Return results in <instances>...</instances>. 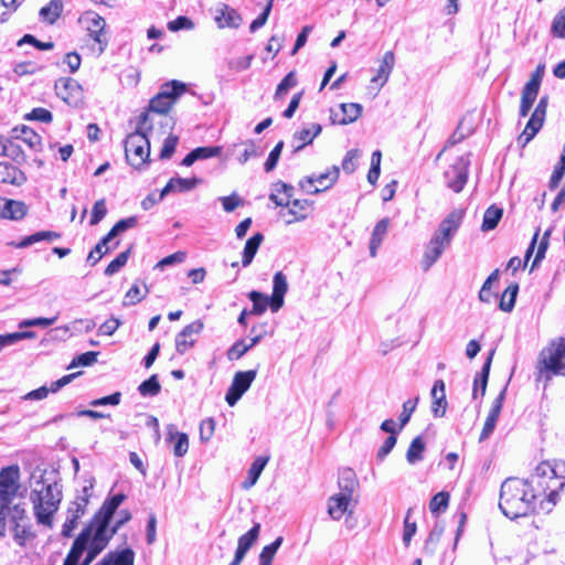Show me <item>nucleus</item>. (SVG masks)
Masks as SVG:
<instances>
[{"instance_id":"obj_20","label":"nucleus","mask_w":565,"mask_h":565,"mask_svg":"<svg viewBox=\"0 0 565 565\" xmlns=\"http://www.w3.org/2000/svg\"><path fill=\"white\" fill-rule=\"evenodd\" d=\"M505 397V388L492 402L491 408L484 422L479 440H486L494 430Z\"/></svg>"},{"instance_id":"obj_44","label":"nucleus","mask_w":565,"mask_h":565,"mask_svg":"<svg viewBox=\"0 0 565 565\" xmlns=\"http://www.w3.org/2000/svg\"><path fill=\"white\" fill-rule=\"evenodd\" d=\"M248 298L253 302V309L249 312L250 315L260 316L266 311L268 306L270 307V297L259 291H250L248 294Z\"/></svg>"},{"instance_id":"obj_4","label":"nucleus","mask_w":565,"mask_h":565,"mask_svg":"<svg viewBox=\"0 0 565 565\" xmlns=\"http://www.w3.org/2000/svg\"><path fill=\"white\" fill-rule=\"evenodd\" d=\"M461 216L457 212L450 213L443 220L437 231L426 245L422 259V268L427 271L441 256L444 250L450 245L454 235L459 228Z\"/></svg>"},{"instance_id":"obj_58","label":"nucleus","mask_w":565,"mask_h":565,"mask_svg":"<svg viewBox=\"0 0 565 565\" xmlns=\"http://www.w3.org/2000/svg\"><path fill=\"white\" fill-rule=\"evenodd\" d=\"M359 157L360 151L358 149H351L347 152L342 161V169L345 173L351 174L355 171Z\"/></svg>"},{"instance_id":"obj_10","label":"nucleus","mask_w":565,"mask_h":565,"mask_svg":"<svg viewBox=\"0 0 565 565\" xmlns=\"http://www.w3.org/2000/svg\"><path fill=\"white\" fill-rule=\"evenodd\" d=\"M339 178V168L332 167L319 175H309L299 181V188L307 194H318L330 189Z\"/></svg>"},{"instance_id":"obj_51","label":"nucleus","mask_w":565,"mask_h":565,"mask_svg":"<svg viewBox=\"0 0 565 565\" xmlns=\"http://www.w3.org/2000/svg\"><path fill=\"white\" fill-rule=\"evenodd\" d=\"M130 255V248L118 254L114 260H111L105 269L106 276H113L118 273L128 262Z\"/></svg>"},{"instance_id":"obj_21","label":"nucleus","mask_w":565,"mask_h":565,"mask_svg":"<svg viewBox=\"0 0 565 565\" xmlns=\"http://www.w3.org/2000/svg\"><path fill=\"white\" fill-rule=\"evenodd\" d=\"M288 291L287 277L278 271L273 278V294L270 296V309L277 312L284 306V298Z\"/></svg>"},{"instance_id":"obj_14","label":"nucleus","mask_w":565,"mask_h":565,"mask_svg":"<svg viewBox=\"0 0 565 565\" xmlns=\"http://www.w3.org/2000/svg\"><path fill=\"white\" fill-rule=\"evenodd\" d=\"M468 157L461 156L456 162L445 172L446 182L449 189L454 192H460L468 179Z\"/></svg>"},{"instance_id":"obj_31","label":"nucleus","mask_w":565,"mask_h":565,"mask_svg":"<svg viewBox=\"0 0 565 565\" xmlns=\"http://www.w3.org/2000/svg\"><path fill=\"white\" fill-rule=\"evenodd\" d=\"M26 181L25 174L9 162H0V182L21 185Z\"/></svg>"},{"instance_id":"obj_2","label":"nucleus","mask_w":565,"mask_h":565,"mask_svg":"<svg viewBox=\"0 0 565 565\" xmlns=\"http://www.w3.org/2000/svg\"><path fill=\"white\" fill-rule=\"evenodd\" d=\"M30 501L38 524L53 527L54 514L57 512L63 494L57 482H46L44 473L33 472L30 483Z\"/></svg>"},{"instance_id":"obj_50","label":"nucleus","mask_w":565,"mask_h":565,"mask_svg":"<svg viewBox=\"0 0 565 565\" xmlns=\"http://www.w3.org/2000/svg\"><path fill=\"white\" fill-rule=\"evenodd\" d=\"M551 33L554 38L565 39V7L554 17Z\"/></svg>"},{"instance_id":"obj_41","label":"nucleus","mask_w":565,"mask_h":565,"mask_svg":"<svg viewBox=\"0 0 565 565\" xmlns=\"http://www.w3.org/2000/svg\"><path fill=\"white\" fill-rule=\"evenodd\" d=\"M493 354H494V351H491L482 366L481 372L475 379V387H473V397L475 398L477 397L479 390H480L481 396H483L486 394L487 383H488V377H489V372H490V366H491Z\"/></svg>"},{"instance_id":"obj_37","label":"nucleus","mask_w":565,"mask_h":565,"mask_svg":"<svg viewBox=\"0 0 565 565\" xmlns=\"http://www.w3.org/2000/svg\"><path fill=\"white\" fill-rule=\"evenodd\" d=\"M268 462V457H257L252 466L248 469L247 478L242 483L243 489L248 490L252 488L258 480L259 476L262 475L264 468L266 467Z\"/></svg>"},{"instance_id":"obj_48","label":"nucleus","mask_w":565,"mask_h":565,"mask_svg":"<svg viewBox=\"0 0 565 565\" xmlns=\"http://www.w3.org/2000/svg\"><path fill=\"white\" fill-rule=\"evenodd\" d=\"M26 213L24 203L19 201L9 200L4 205L3 215L13 220L22 218Z\"/></svg>"},{"instance_id":"obj_40","label":"nucleus","mask_w":565,"mask_h":565,"mask_svg":"<svg viewBox=\"0 0 565 565\" xmlns=\"http://www.w3.org/2000/svg\"><path fill=\"white\" fill-rule=\"evenodd\" d=\"M61 235L53 231H41L36 232L32 235H29L24 237L22 241H20L17 244H13L17 248H25L28 246H31L35 243L42 242V241H55L58 239Z\"/></svg>"},{"instance_id":"obj_15","label":"nucleus","mask_w":565,"mask_h":565,"mask_svg":"<svg viewBox=\"0 0 565 565\" xmlns=\"http://www.w3.org/2000/svg\"><path fill=\"white\" fill-rule=\"evenodd\" d=\"M203 330L201 320L193 321L179 332L175 337V349L180 354L185 353L196 341V335Z\"/></svg>"},{"instance_id":"obj_28","label":"nucleus","mask_w":565,"mask_h":565,"mask_svg":"<svg viewBox=\"0 0 565 565\" xmlns=\"http://www.w3.org/2000/svg\"><path fill=\"white\" fill-rule=\"evenodd\" d=\"M431 412L435 417H443L446 413L447 401L445 393V383L443 380H437L431 388Z\"/></svg>"},{"instance_id":"obj_63","label":"nucleus","mask_w":565,"mask_h":565,"mask_svg":"<svg viewBox=\"0 0 565 565\" xmlns=\"http://www.w3.org/2000/svg\"><path fill=\"white\" fill-rule=\"evenodd\" d=\"M168 29L172 32L180 30H192L194 29V23L188 17L180 15L177 19L168 22Z\"/></svg>"},{"instance_id":"obj_11","label":"nucleus","mask_w":565,"mask_h":565,"mask_svg":"<svg viewBox=\"0 0 565 565\" xmlns=\"http://www.w3.org/2000/svg\"><path fill=\"white\" fill-rule=\"evenodd\" d=\"M78 21L87 30L89 36L99 45V52H103L107 45L105 19L94 11H85Z\"/></svg>"},{"instance_id":"obj_6","label":"nucleus","mask_w":565,"mask_h":565,"mask_svg":"<svg viewBox=\"0 0 565 565\" xmlns=\"http://www.w3.org/2000/svg\"><path fill=\"white\" fill-rule=\"evenodd\" d=\"M537 382L547 383L553 375L565 373V341L553 342L542 350L537 362Z\"/></svg>"},{"instance_id":"obj_22","label":"nucleus","mask_w":565,"mask_h":565,"mask_svg":"<svg viewBox=\"0 0 565 565\" xmlns=\"http://www.w3.org/2000/svg\"><path fill=\"white\" fill-rule=\"evenodd\" d=\"M92 535V529H84L81 534L75 539L73 545L64 559L63 565H78V561L87 547L88 541Z\"/></svg>"},{"instance_id":"obj_29","label":"nucleus","mask_w":565,"mask_h":565,"mask_svg":"<svg viewBox=\"0 0 565 565\" xmlns=\"http://www.w3.org/2000/svg\"><path fill=\"white\" fill-rule=\"evenodd\" d=\"M294 186L282 181H277L271 184V192L269 200L273 201L276 206H287L290 204L292 198Z\"/></svg>"},{"instance_id":"obj_59","label":"nucleus","mask_w":565,"mask_h":565,"mask_svg":"<svg viewBox=\"0 0 565 565\" xmlns=\"http://www.w3.org/2000/svg\"><path fill=\"white\" fill-rule=\"evenodd\" d=\"M107 214V207L106 202L104 199H100L95 202L93 210H92V216L89 220L90 225H97Z\"/></svg>"},{"instance_id":"obj_43","label":"nucleus","mask_w":565,"mask_h":565,"mask_svg":"<svg viewBox=\"0 0 565 565\" xmlns=\"http://www.w3.org/2000/svg\"><path fill=\"white\" fill-rule=\"evenodd\" d=\"M502 209L497 207L495 205H491L490 207H488L483 214L481 230L483 232H488L495 228L499 221L502 217Z\"/></svg>"},{"instance_id":"obj_54","label":"nucleus","mask_w":565,"mask_h":565,"mask_svg":"<svg viewBox=\"0 0 565 565\" xmlns=\"http://www.w3.org/2000/svg\"><path fill=\"white\" fill-rule=\"evenodd\" d=\"M98 352L89 351L75 356L68 369L77 366H89L97 361Z\"/></svg>"},{"instance_id":"obj_35","label":"nucleus","mask_w":565,"mask_h":565,"mask_svg":"<svg viewBox=\"0 0 565 565\" xmlns=\"http://www.w3.org/2000/svg\"><path fill=\"white\" fill-rule=\"evenodd\" d=\"M338 484L340 493L352 497L359 486L355 472L350 468L341 470Z\"/></svg>"},{"instance_id":"obj_49","label":"nucleus","mask_w":565,"mask_h":565,"mask_svg":"<svg viewBox=\"0 0 565 565\" xmlns=\"http://www.w3.org/2000/svg\"><path fill=\"white\" fill-rule=\"evenodd\" d=\"M449 493L440 491L435 494L429 502V510L433 514H439L448 508Z\"/></svg>"},{"instance_id":"obj_24","label":"nucleus","mask_w":565,"mask_h":565,"mask_svg":"<svg viewBox=\"0 0 565 565\" xmlns=\"http://www.w3.org/2000/svg\"><path fill=\"white\" fill-rule=\"evenodd\" d=\"M352 497L344 493H335L328 500V513L332 520L339 521L349 509Z\"/></svg>"},{"instance_id":"obj_36","label":"nucleus","mask_w":565,"mask_h":565,"mask_svg":"<svg viewBox=\"0 0 565 565\" xmlns=\"http://www.w3.org/2000/svg\"><path fill=\"white\" fill-rule=\"evenodd\" d=\"M63 12L62 0H51L45 7L41 8L39 15L42 21L54 24Z\"/></svg>"},{"instance_id":"obj_39","label":"nucleus","mask_w":565,"mask_h":565,"mask_svg":"<svg viewBox=\"0 0 565 565\" xmlns=\"http://www.w3.org/2000/svg\"><path fill=\"white\" fill-rule=\"evenodd\" d=\"M425 449H426V443L423 439V437L422 436L415 437L412 440V443L406 451L407 462L409 465H415V463L422 461L424 458Z\"/></svg>"},{"instance_id":"obj_18","label":"nucleus","mask_w":565,"mask_h":565,"mask_svg":"<svg viewBox=\"0 0 565 565\" xmlns=\"http://www.w3.org/2000/svg\"><path fill=\"white\" fill-rule=\"evenodd\" d=\"M259 533L260 524L255 523L254 526L248 532L238 537L235 556L230 565H239L242 563L246 553L257 541Z\"/></svg>"},{"instance_id":"obj_56","label":"nucleus","mask_w":565,"mask_h":565,"mask_svg":"<svg viewBox=\"0 0 565 565\" xmlns=\"http://www.w3.org/2000/svg\"><path fill=\"white\" fill-rule=\"evenodd\" d=\"M418 402V397L414 399H407L403 404V411L398 417L399 419V429H402L411 419L412 414L414 413L416 405Z\"/></svg>"},{"instance_id":"obj_7","label":"nucleus","mask_w":565,"mask_h":565,"mask_svg":"<svg viewBox=\"0 0 565 565\" xmlns=\"http://www.w3.org/2000/svg\"><path fill=\"white\" fill-rule=\"evenodd\" d=\"M20 468L12 465L0 470V536L6 535V512L20 489Z\"/></svg>"},{"instance_id":"obj_47","label":"nucleus","mask_w":565,"mask_h":565,"mask_svg":"<svg viewBox=\"0 0 565 565\" xmlns=\"http://www.w3.org/2000/svg\"><path fill=\"white\" fill-rule=\"evenodd\" d=\"M138 391L142 396L158 395L161 391V385L159 383L158 375L153 374L148 380L143 381L139 385Z\"/></svg>"},{"instance_id":"obj_13","label":"nucleus","mask_w":565,"mask_h":565,"mask_svg":"<svg viewBox=\"0 0 565 565\" xmlns=\"http://www.w3.org/2000/svg\"><path fill=\"white\" fill-rule=\"evenodd\" d=\"M85 529H92V535L87 545L94 547L97 552L106 548L110 539L117 533L116 527H110V522L96 520L95 518Z\"/></svg>"},{"instance_id":"obj_25","label":"nucleus","mask_w":565,"mask_h":565,"mask_svg":"<svg viewBox=\"0 0 565 565\" xmlns=\"http://www.w3.org/2000/svg\"><path fill=\"white\" fill-rule=\"evenodd\" d=\"M312 204L313 202L309 200L290 199V204L287 205L288 211L286 214L291 216V218H288L286 223L291 224L294 222L306 220L311 211Z\"/></svg>"},{"instance_id":"obj_27","label":"nucleus","mask_w":565,"mask_h":565,"mask_svg":"<svg viewBox=\"0 0 565 565\" xmlns=\"http://www.w3.org/2000/svg\"><path fill=\"white\" fill-rule=\"evenodd\" d=\"M362 109V105L358 103L341 104V118H338V114L333 111L330 118L333 124L348 125L354 122L361 116Z\"/></svg>"},{"instance_id":"obj_19","label":"nucleus","mask_w":565,"mask_h":565,"mask_svg":"<svg viewBox=\"0 0 565 565\" xmlns=\"http://www.w3.org/2000/svg\"><path fill=\"white\" fill-rule=\"evenodd\" d=\"M78 374H81V372L65 375V376L61 377L60 380L52 382L50 387L41 386L36 390H33V391L29 392L28 394H25L23 396V399H26V401L44 399L47 397L49 393L58 392L62 387H64L65 385L71 383Z\"/></svg>"},{"instance_id":"obj_5","label":"nucleus","mask_w":565,"mask_h":565,"mask_svg":"<svg viewBox=\"0 0 565 565\" xmlns=\"http://www.w3.org/2000/svg\"><path fill=\"white\" fill-rule=\"evenodd\" d=\"M185 89V84L179 81H171L161 85L159 93L150 99L149 107L145 111L152 118V120H149L148 125L153 127L156 116H160L159 124L170 126L172 119L167 117V114Z\"/></svg>"},{"instance_id":"obj_3","label":"nucleus","mask_w":565,"mask_h":565,"mask_svg":"<svg viewBox=\"0 0 565 565\" xmlns=\"http://www.w3.org/2000/svg\"><path fill=\"white\" fill-rule=\"evenodd\" d=\"M152 120L148 113H141L138 117L136 130L129 134L125 141V154L127 162L135 169L143 168L150 157L149 135L152 126L148 125Z\"/></svg>"},{"instance_id":"obj_16","label":"nucleus","mask_w":565,"mask_h":565,"mask_svg":"<svg viewBox=\"0 0 565 565\" xmlns=\"http://www.w3.org/2000/svg\"><path fill=\"white\" fill-rule=\"evenodd\" d=\"M214 20L220 29H237L243 22L242 15L232 7L220 3L215 8Z\"/></svg>"},{"instance_id":"obj_34","label":"nucleus","mask_w":565,"mask_h":565,"mask_svg":"<svg viewBox=\"0 0 565 565\" xmlns=\"http://www.w3.org/2000/svg\"><path fill=\"white\" fill-rule=\"evenodd\" d=\"M390 226V218L384 217L376 223L374 230L372 232L371 241H370V255L375 257L377 254V249L380 248L383 239L387 234V230Z\"/></svg>"},{"instance_id":"obj_1","label":"nucleus","mask_w":565,"mask_h":565,"mask_svg":"<svg viewBox=\"0 0 565 565\" xmlns=\"http://www.w3.org/2000/svg\"><path fill=\"white\" fill-rule=\"evenodd\" d=\"M565 487V461L541 462L530 479L508 478L501 484L499 507L509 519L525 516L536 510L550 512Z\"/></svg>"},{"instance_id":"obj_26","label":"nucleus","mask_w":565,"mask_h":565,"mask_svg":"<svg viewBox=\"0 0 565 565\" xmlns=\"http://www.w3.org/2000/svg\"><path fill=\"white\" fill-rule=\"evenodd\" d=\"M395 65V56L392 51H387L384 53L381 64L376 70V74L371 78V83L377 84L380 87H383L385 83L388 81L390 75Z\"/></svg>"},{"instance_id":"obj_52","label":"nucleus","mask_w":565,"mask_h":565,"mask_svg":"<svg viewBox=\"0 0 565 565\" xmlns=\"http://www.w3.org/2000/svg\"><path fill=\"white\" fill-rule=\"evenodd\" d=\"M297 85V79L295 72L288 73L282 81L278 84L276 92H275V98L279 99L282 98L290 88L295 87Z\"/></svg>"},{"instance_id":"obj_30","label":"nucleus","mask_w":565,"mask_h":565,"mask_svg":"<svg viewBox=\"0 0 565 565\" xmlns=\"http://www.w3.org/2000/svg\"><path fill=\"white\" fill-rule=\"evenodd\" d=\"M135 552L131 548L109 552L96 565H134Z\"/></svg>"},{"instance_id":"obj_64","label":"nucleus","mask_w":565,"mask_h":565,"mask_svg":"<svg viewBox=\"0 0 565 565\" xmlns=\"http://www.w3.org/2000/svg\"><path fill=\"white\" fill-rule=\"evenodd\" d=\"M117 508H115V505L111 504V502L107 499L105 500V502L103 503L102 508L99 509V511L95 514V519L96 520H102V521H106V522H110L115 512H116Z\"/></svg>"},{"instance_id":"obj_45","label":"nucleus","mask_w":565,"mask_h":565,"mask_svg":"<svg viewBox=\"0 0 565 565\" xmlns=\"http://www.w3.org/2000/svg\"><path fill=\"white\" fill-rule=\"evenodd\" d=\"M519 291V285L518 284H511L508 286V288L504 290V292L501 296L500 299V309L504 312H510L514 308L516 296Z\"/></svg>"},{"instance_id":"obj_57","label":"nucleus","mask_w":565,"mask_h":565,"mask_svg":"<svg viewBox=\"0 0 565 565\" xmlns=\"http://www.w3.org/2000/svg\"><path fill=\"white\" fill-rule=\"evenodd\" d=\"M2 154L17 162H20V160L24 158L21 146L13 141H9L2 146Z\"/></svg>"},{"instance_id":"obj_33","label":"nucleus","mask_w":565,"mask_h":565,"mask_svg":"<svg viewBox=\"0 0 565 565\" xmlns=\"http://www.w3.org/2000/svg\"><path fill=\"white\" fill-rule=\"evenodd\" d=\"M199 183L198 179H183V178H172L169 180L167 185L161 190L159 194V200H162L170 192L179 191L185 192L190 191Z\"/></svg>"},{"instance_id":"obj_55","label":"nucleus","mask_w":565,"mask_h":565,"mask_svg":"<svg viewBox=\"0 0 565 565\" xmlns=\"http://www.w3.org/2000/svg\"><path fill=\"white\" fill-rule=\"evenodd\" d=\"M147 288L145 292H142L141 288L138 285H134L125 295L124 306H132L140 302L147 295Z\"/></svg>"},{"instance_id":"obj_53","label":"nucleus","mask_w":565,"mask_h":565,"mask_svg":"<svg viewBox=\"0 0 565 565\" xmlns=\"http://www.w3.org/2000/svg\"><path fill=\"white\" fill-rule=\"evenodd\" d=\"M552 232H553V227H550L543 233V236L539 243L535 258L532 264V268L536 267L539 265V263L544 258L545 253L548 248L550 237L552 235Z\"/></svg>"},{"instance_id":"obj_42","label":"nucleus","mask_w":565,"mask_h":565,"mask_svg":"<svg viewBox=\"0 0 565 565\" xmlns=\"http://www.w3.org/2000/svg\"><path fill=\"white\" fill-rule=\"evenodd\" d=\"M263 239H264V236L260 233H256L255 235H253L250 238L247 239L244 250H243V258H242V264L244 267H247L252 263Z\"/></svg>"},{"instance_id":"obj_38","label":"nucleus","mask_w":565,"mask_h":565,"mask_svg":"<svg viewBox=\"0 0 565 565\" xmlns=\"http://www.w3.org/2000/svg\"><path fill=\"white\" fill-rule=\"evenodd\" d=\"M168 439L174 441L173 454L177 457H183L189 450V438L185 433L174 431L173 426H169Z\"/></svg>"},{"instance_id":"obj_60","label":"nucleus","mask_w":565,"mask_h":565,"mask_svg":"<svg viewBox=\"0 0 565 565\" xmlns=\"http://www.w3.org/2000/svg\"><path fill=\"white\" fill-rule=\"evenodd\" d=\"M178 141V136L169 135L163 141L162 149L160 151V158L163 160L170 159L175 151Z\"/></svg>"},{"instance_id":"obj_61","label":"nucleus","mask_w":565,"mask_h":565,"mask_svg":"<svg viewBox=\"0 0 565 565\" xmlns=\"http://www.w3.org/2000/svg\"><path fill=\"white\" fill-rule=\"evenodd\" d=\"M282 148H284V141H279L275 147L274 149L270 151L265 164H264V168H265V171L266 172H270L273 171L276 166H277V162L280 158V154H281V151H282Z\"/></svg>"},{"instance_id":"obj_8","label":"nucleus","mask_w":565,"mask_h":565,"mask_svg":"<svg viewBox=\"0 0 565 565\" xmlns=\"http://www.w3.org/2000/svg\"><path fill=\"white\" fill-rule=\"evenodd\" d=\"M12 525L13 539L20 546L34 537L32 526L28 523L25 509L20 504H14L11 510L6 512V521Z\"/></svg>"},{"instance_id":"obj_12","label":"nucleus","mask_w":565,"mask_h":565,"mask_svg":"<svg viewBox=\"0 0 565 565\" xmlns=\"http://www.w3.org/2000/svg\"><path fill=\"white\" fill-rule=\"evenodd\" d=\"M256 375V370L239 371L235 373L232 384L225 395V401L230 406H234L239 401L244 393L250 387Z\"/></svg>"},{"instance_id":"obj_32","label":"nucleus","mask_w":565,"mask_h":565,"mask_svg":"<svg viewBox=\"0 0 565 565\" xmlns=\"http://www.w3.org/2000/svg\"><path fill=\"white\" fill-rule=\"evenodd\" d=\"M544 121H545L544 115L533 111L524 130L519 136V142H521L522 146H525L526 143H529L535 137V135L540 131Z\"/></svg>"},{"instance_id":"obj_17","label":"nucleus","mask_w":565,"mask_h":565,"mask_svg":"<svg viewBox=\"0 0 565 565\" xmlns=\"http://www.w3.org/2000/svg\"><path fill=\"white\" fill-rule=\"evenodd\" d=\"M86 512V501L85 499H75L73 502H71L66 520L63 524L62 529V535L65 537L72 536L73 531L77 527L78 520L85 514Z\"/></svg>"},{"instance_id":"obj_62","label":"nucleus","mask_w":565,"mask_h":565,"mask_svg":"<svg viewBox=\"0 0 565 565\" xmlns=\"http://www.w3.org/2000/svg\"><path fill=\"white\" fill-rule=\"evenodd\" d=\"M248 350H250V345H247V342L244 340L236 341L227 351L228 360H238L241 359Z\"/></svg>"},{"instance_id":"obj_46","label":"nucleus","mask_w":565,"mask_h":565,"mask_svg":"<svg viewBox=\"0 0 565 565\" xmlns=\"http://www.w3.org/2000/svg\"><path fill=\"white\" fill-rule=\"evenodd\" d=\"M17 139L21 140L33 151H40L42 148L41 137L31 128L23 127L21 135Z\"/></svg>"},{"instance_id":"obj_23","label":"nucleus","mask_w":565,"mask_h":565,"mask_svg":"<svg viewBox=\"0 0 565 565\" xmlns=\"http://www.w3.org/2000/svg\"><path fill=\"white\" fill-rule=\"evenodd\" d=\"M321 130V125L312 122L307 127H303L302 129L296 131L292 137V142H297V145L294 146V153L302 150L306 146L312 143L313 139L320 135Z\"/></svg>"},{"instance_id":"obj_9","label":"nucleus","mask_w":565,"mask_h":565,"mask_svg":"<svg viewBox=\"0 0 565 565\" xmlns=\"http://www.w3.org/2000/svg\"><path fill=\"white\" fill-rule=\"evenodd\" d=\"M56 95L68 106L79 107L84 100V90L81 84L72 77H62L54 85Z\"/></svg>"}]
</instances>
